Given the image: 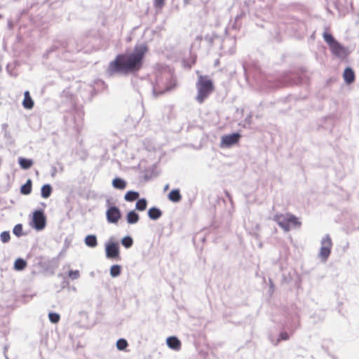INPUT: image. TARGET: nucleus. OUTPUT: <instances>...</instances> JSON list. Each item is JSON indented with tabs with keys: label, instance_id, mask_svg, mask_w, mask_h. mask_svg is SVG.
<instances>
[{
	"label": "nucleus",
	"instance_id": "1",
	"mask_svg": "<svg viewBox=\"0 0 359 359\" xmlns=\"http://www.w3.org/2000/svg\"><path fill=\"white\" fill-rule=\"evenodd\" d=\"M148 47L144 43L137 44L132 52L118 54L110 62L106 74L112 77L116 74L128 75L138 72L142 67Z\"/></svg>",
	"mask_w": 359,
	"mask_h": 359
},
{
	"label": "nucleus",
	"instance_id": "2",
	"mask_svg": "<svg viewBox=\"0 0 359 359\" xmlns=\"http://www.w3.org/2000/svg\"><path fill=\"white\" fill-rule=\"evenodd\" d=\"M196 88L198 94L196 100L201 104L214 90V84L208 76L200 75L196 82Z\"/></svg>",
	"mask_w": 359,
	"mask_h": 359
},
{
	"label": "nucleus",
	"instance_id": "3",
	"mask_svg": "<svg viewBox=\"0 0 359 359\" xmlns=\"http://www.w3.org/2000/svg\"><path fill=\"white\" fill-rule=\"evenodd\" d=\"M30 224L32 228L37 231H41L46 227V217L43 210L39 209L33 212Z\"/></svg>",
	"mask_w": 359,
	"mask_h": 359
},
{
	"label": "nucleus",
	"instance_id": "4",
	"mask_svg": "<svg viewBox=\"0 0 359 359\" xmlns=\"http://www.w3.org/2000/svg\"><path fill=\"white\" fill-rule=\"evenodd\" d=\"M321 247L319 252V257L323 262H326L331 253L332 242L330 236L327 234L321 240Z\"/></svg>",
	"mask_w": 359,
	"mask_h": 359
},
{
	"label": "nucleus",
	"instance_id": "5",
	"mask_svg": "<svg viewBox=\"0 0 359 359\" xmlns=\"http://www.w3.org/2000/svg\"><path fill=\"white\" fill-rule=\"evenodd\" d=\"M107 210L106 211L107 220L110 224H117L121 217V212L118 207L110 204L109 200L107 201Z\"/></svg>",
	"mask_w": 359,
	"mask_h": 359
},
{
	"label": "nucleus",
	"instance_id": "6",
	"mask_svg": "<svg viewBox=\"0 0 359 359\" xmlns=\"http://www.w3.org/2000/svg\"><path fill=\"white\" fill-rule=\"evenodd\" d=\"M106 257L109 259H118L120 255L118 242L109 241L105 244Z\"/></svg>",
	"mask_w": 359,
	"mask_h": 359
},
{
	"label": "nucleus",
	"instance_id": "7",
	"mask_svg": "<svg viewBox=\"0 0 359 359\" xmlns=\"http://www.w3.org/2000/svg\"><path fill=\"white\" fill-rule=\"evenodd\" d=\"M176 86V82L175 80L170 79L168 80L166 79V86L165 88H162L160 86L158 79L156 81V85L153 86V93L156 96H158L161 95H163V93L166 92H169L174 89Z\"/></svg>",
	"mask_w": 359,
	"mask_h": 359
},
{
	"label": "nucleus",
	"instance_id": "8",
	"mask_svg": "<svg viewBox=\"0 0 359 359\" xmlns=\"http://www.w3.org/2000/svg\"><path fill=\"white\" fill-rule=\"evenodd\" d=\"M241 135L238 133L225 135L222 137L221 147H230L236 144L240 140Z\"/></svg>",
	"mask_w": 359,
	"mask_h": 359
},
{
	"label": "nucleus",
	"instance_id": "9",
	"mask_svg": "<svg viewBox=\"0 0 359 359\" xmlns=\"http://www.w3.org/2000/svg\"><path fill=\"white\" fill-rule=\"evenodd\" d=\"M273 220L276 222L285 232L290 230V226L288 225L287 213L285 215L276 214L273 217Z\"/></svg>",
	"mask_w": 359,
	"mask_h": 359
},
{
	"label": "nucleus",
	"instance_id": "10",
	"mask_svg": "<svg viewBox=\"0 0 359 359\" xmlns=\"http://www.w3.org/2000/svg\"><path fill=\"white\" fill-rule=\"evenodd\" d=\"M166 344L174 351H179L181 348V341L175 336L168 337L166 339Z\"/></svg>",
	"mask_w": 359,
	"mask_h": 359
},
{
	"label": "nucleus",
	"instance_id": "11",
	"mask_svg": "<svg viewBox=\"0 0 359 359\" xmlns=\"http://www.w3.org/2000/svg\"><path fill=\"white\" fill-rule=\"evenodd\" d=\"M329 47L332 54L336 56H341L345 53L344 47L337 41L331 44Z\"/></svg>",
	"mask_w": 359,
	"mask_h": 359
},
{
	"label": "nucleus",
	"instance_id": "12",
	"mask_svg": "<svg viewBox=\"0 0 359 359\" xmlns=\"http://www.w3.org/2000/svg\"><path fill=\"white\" fill-rule=\"evenodd\" d=\"M343 77L346 84H351L355 81V73L352 68L348 67L345 68Z\"/></svg>",
	"mask_w": 359,
	"mask_h": 359
},
{
	"label": "nucleus",
	"instance_id": "13",
	"mask_svg": "<svg viewBox=\"0 0 359 359\" xmlns=\"http://www.w3.org/2000/svg\"><path fill=\"white\" fill-rule=\"evenodd\" d=\"M34 101L30 96L29 92L26 90L24 93V100L22 101V106L26 109H32L34 107Z\"/></svg>",
	"mask_w": 359,
	"mask_h": 359
},
{
	"label": "nucleus",
	"instance_id": "14",
	"mask_svg": "<svg viewBox=\"0 0 359 359\" xmlns=\"http://www.w3.org/2000/svg\"><path fill=\"white\" fill-rule=\"evenodd\" d=\"M140 220V215L135 210H130L126 215V221L129 224H137Z\"/></svg>",
	"mask_w": 359,
	"mask_h": 359
},
{
	"label": "nucleus",
	"instance_id": "15",
	"mask_svg": "<svg viewBox=\"0 0 359 359\" xmlns=\"http://www.w3.org/2000/svg\"><path fill=\"white\" fill-rule=\"evenodd\" d=\"M168 198L173 203H179L182 200V195L179 189H174L168 195Z\"/></svg>",
	"mask_w": 359,
	"mask_h": 359
},
{
	"label": "nucleus",
	"instance_id": "16",
	"mask_svg": "<svg viewBox=\"0 0 359 359\" xmlns=\"http://www.w3.org/2000/svg\"><path fill=\"white\" fill-rule=\"evenodd\" d=\"M148 217L152 220H157L162 216V211L156 207H152L148 210Z\"/></svg>",
	"mask_w": 359,
	"mask_h": 359
},
{
	"label": "nucleus",
	"instance_id": "17",
	"mask_svg": "<svg viewBox=\"0 0 359 359\" xmlns=\"http://www.w3.org/2000/svg\"><path fill=\"white\" fill-rule=\"evenodd\" d=\"M18 163L22 169L28 170L33 165L34 161L32 159L30 158L19 157Z\"/></svg>",
	"mask_w": 359,
	"mask_h": 359
},
{
	"label": "nucleus",
	"instance_id": "18",
	"mask_svg": "<svg viewBox=\"0 0 359 359\" xmlns=\"http://www.w3.org/2000/svg\"><path fill=\"white\" fill-rule=\"evenodd\" d=\"M84 243L89 248H95L97 245V236L94 234L88 235L84 239Z\"/></svg>",
	"mask_w": 359,
	"mask_h": 359
},
{
	"label": "nucleus",
	"instance_id": "19",
	"mask_svg": "<svg viewBox=\"0 0 359 359\" xmlns=\"http://www.w3.org/2000/svg\"><path fill=\"white\" fill-rule=\"evenodd\" d=\"M112 186L119 190H123L127 186V182L122 178L116 177L112 180Z\"/></svg>",
	"mask_w": 359,
	"mask_h": 359
},
{
	"label": "nucleus",
	"instance_id": "20",
	"mask_svg": "<svg viewBox=\"0 0 359 359\" xmlns=\"http://www.w3.org/2000/svg\"><path fill=\"white\" fill-rule=\"evenodd\" d=\"M52 191L53 188L50 184H43L41 189V196L43 198H48L51 195Z\"/></svg>",
	"mask_w": 359,
	"mask_h": 359
},
{
	"label": "nucleus",
	"instance_id": "21",
	"mask_svg": "<svg viewBox=\"0 0 359 359\" xmlns=\"http://www.w3.org/2000/svg\"><path fill=\"white\" fill-rule=\"evenodd\" d=\"M32 180L28 179L25 184L22 185L20 188V192L23 195H29L32 192Z\"/></svg>",
	"mask_w": 359,
	"mask_h": 359
},
{
	"label": "nucleus",
	"instance_id": "22",
	"mask_svg": "<svg viewBox=\"0 0 359 359\" xmlns=\"http://www.w3.org/2000/svg\"><path fill=\"white\" fill-rule=\"evenodd\" d=\"M140 194L136 191H128L124 196V199L128 202H133L139 198Z\"/></svg>",
	"mask_w": 359,
	"mask_h": 359
},
{
	"label": "nucleus",
	"instance_id": "23",
	"mask_svg": "<svg viewBox=\"0 0 359 359\" xmlns=\"http://www.w3.org/2000/svg\"><path fill=\"white\" fill-rule=\"evenodd\" d=\"M27 265V263L25 259L22 258H18L14 262V269L16 271H22L24 270Z\"/></svg>",
	"mask_w": 359,
	"mask_h": 359
},
{
	"label": "nucleus",
	"instance_id": "24",
	"mask_svg": "<svg viewBox=\"0 0 359 359\" xmlns=\"http://www.w3.org/2000/svg\"><path fill=\"white\" fill-rule=\"evenodd\" d=\"M147 206V201L144 198L137 199L135 204V209L139 211H144Z\"/></svg>",
	"mask_w": 359,
	"mask_h": 359
},
{
	"label": "nucleus",
	"instance_id": "25",
	"mask_svg": "<svg viewBox=\"0 0 359 359\" xmlns=\"http://www.w3.org/2000/svg\"><path fill=\"white\" fill-rule=\"evenodd\" d=\"M121 245L128 249L133 245V239L130 236H124L121 241Z\"/></svg>",
	"mask_w": 359,
	"mask_h": 359
},
{
	"label": "nucleus",
	"instance_id": "26",
	"mask_svg": "<svg viewBox=\"0 0 359 359\" xmlns=\"http://www.w3.org/2000/svg\"><path fill=\"white\" fill-rule=\"evenodd\" d=\"M287 219H288V225H290L291 224L294 226H301V222L299 221L298 218L295 215H294L291 213H287Z\"/></svg>",
	"mask_w": 359,
	"mask_h": 359
},
{
	"label": "nucleus",
	"instance_id": "27",
	"mask_svg": "<svg viewBox=\"0 0 359 359\" xmlns=\"http://www.w3.org/2000/svg\"><path fill=\"white\" fill-rule=\"evenodd\" d=\"M121 272V266L118 264L112 265L110 268V275L111 277L115 278L118 276Z\"/></svg>",
	"mask_w": 359,
	"mask_h": 359
},
{
	"label": "nucleus",
	"instance_id": "28",
	"mask_svg": "<svg viewBox=\"0 0 359 359\" xmlns=\"http://www.w3.org/2000/svg\"><path fill=\"white\" fill-rule=\"evenodd\" d=\"M323 37L329 46L337 41L332 34L326 31L323 32Z\"/></svg>",
	"mask_w": 359,
	"mask_h": 359
},
{
	"label": "nucleus",
	"instance_id": "29",
	"mask_svg": "<svg viewBox=\"0 0 359 359\" xmlns=\"http://www.w3.org/2000/svg\"><path fill=\"white\" fill-rule=\"evenodd\" d=\"M116 345L117 349H118L120 351H124L127 348L128 344V341L125 339L121 338L117 340Z\"/></svg>",
	"mask_w": 359,
	"mask_h": 359
},
{
	"label": "nucleus",
	"instance_id": "30",
	"mask_svg": "<svg viewBox=\"0 0 359 359\" xmlns=\"http://www.w3.org/2000/svg\"><path fill=\"white\" fill-rule=\"evenodd\" d=\"M13 233L15 236L20 238L23 235L22 224H18L13 229Z\"/></svg>",
	"mask_w": 359,
	"mask_h": 359
},
{
	"label": "nucleus",
	"instance_id": "31",
	"mask_svg": "<svg viewBox=\"0 0 359 359\" xmlns=\"http://www.w3.org/2000/svg\"><path fill=\"white\" fill-rule=\"evenodd\" d=\"M48 318L52 323H57L60 319V316L57 313L50 312L48 313Z\"/></svg>",
	"mask_w": 359,
	"mask_h": 359
},
{
	"label": "nucleus",
	"instance_id": "32",
	"mask_svg": "<svg viewBox=\"0 0 359 359\" xmlns=\"http://www.w3.org/2000/svg\"><path fill=\"white\" fill-rule=\"evenodd\" d=\"M0 239L3 243H8L11 239L10 232L8 231H4L0 234Z\"/></svg>",
	"mask_w": 359,
	"mask_h": 359
},
{
	"label": "nucleus",
	"instance_id": "33",
	"mask_svg": "<svg viewBox=\"0 0 359 359\" xmlns=\"http://www.w3.org/2000/svg\"><path fill=\"white\" fill-rule=\"evenodd\" d=\"M290 339L288 333L285 331H283L279 334L278 338L277 339L275 345H277L280 341H287Z\"/></svg>",
	"mask_w": 359,
	"mask_h": 359
},
{
	"label": "nucleus",
	"instance_id": "34",
	"mask_svg": "<svg viewBox=\"0 0 359 359\" xmlns=\"http://www.w3.org/2000/svg\"><path fill=\"white\" fill-rule=\"evenodd\" d=\"M68 276L72 280H76L79 278L80 274L78 270H70Z\"/></svg>",
	"mask_w": 359,
	"mask_h": 359
},
{
	"label": "nucleus",
	"instance_id": "35",
	"mask_svg": "<svg viewBox=\"0 0 359 359\" xmlns=\"http://www.w3.org/2000/svg\"><path fill=\"white\" fill-rule=\"evenodd\" d=\"M165 4V0H154V5L156 8H162Z\"/></svg>",
	"mask_w": 359,
	"mask_h": 359
},
{
	"label": "nucleus",
	"instance_id": "36",
	"mask_svg": "<svg viewBox=\"0 0 359 359\" xmlns=\"http://www.w3.org/2000/svg\"><path fill=\"white\" fill-rule=\"evenodd\" d=\"M57 172V169L55 167L52 168V172H51V176L55 177V174Z\"/></svg>",
	"mask_w": 359,
	"mask_h": 359
},
{
	"label": "nucleus",
	"instance_id": "37",
	"mask_svg": "<svg viewBox=\"0 0 359 359\" xmlns=\"http://www.w3.org/2000/svg\"><path fill=\"white\" fill-rule=\"evenodd\" d=\"M269 282H270V289H269V290H270V291H271V292H273V290H274V285H273V283H272L271 280H269Z\"/></svg>",
	"mask_w": 359,
	"mask_h": 359
},
{
	"label": "nucleus",
	"instance_id": "38",
	"mask_svg": "<svg viewBox=\"0 0 359 359\" xmlns=\"http://www.w3.org/2000/svg\"><path fill=\"white\" fill-rule=\"evenodd\" d=\"M55 50V47L53 46V47L50 48V49L48 50V53H51V52L54 51Z\"/></svg>",
	"mask_w": 359,
	"mask_h": 359
},
{
	"label": "nucleus",
	"instance_id": "39",
	"mask_svg": "<svg viewBox=\"0 0 359 359\" xmlns=\"http://www.w3.org/2000/svg\"><path fill=\"white\" fill-rule=\"evenodd\" d=\"M290 83H299V82H301V81H294L291 80V81H290Z\"/></svg>",
	"mask_w": 359,
	"mask_h": 359
},
{
	"label": "nucleus",
	"instance_id": "40",
	"mask_svg": "<svg viewBox=\"0 0 359 359\" xmlns=\"http://www.w3.org/2000/svg\"><path fill=\"white\" fill-rule=\"evenodd\" d=\"M169 187V185L168 184H166L164 187V191H166Z\"/></svg>",
	"mask_w": 359,
	"mask_h": 359
},
{
	"label": "nucleus",
	"instance_id": "41",
	"mask_svg": "<svg viewBox=\"0 0 359 359\" xmlns=\"http://www.w3.org/2000/svg\"><path fill=\"white\" fill-rule=\"evenodd\" d=\"M243 68L244 69V72H246V69H245V65L243 66Z\"/></svg>",
	"mask_w": 359,
	"mask_h": 359
}]
</instances>
